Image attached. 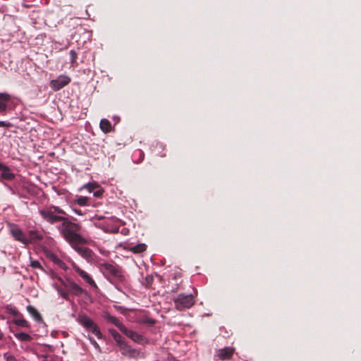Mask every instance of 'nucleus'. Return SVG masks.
Segmentation results:
<instances>
[{"label":"nucleus","instance_id":"f257e3e1","mask_svg":"<svg viewBox=\"0 0 361 361\" xmlns=\"http://www.w3.org/2000/svg\"><path fill=\"white\" fill-rule=\"evenodd\" d=\"M97 267L111 283L123 292V288L128 284V281L121 267L107 262L99 263Z\"/></svg>","mask_w":361,"mask_h":361},{"label":"nucleus","instance_id":"f03ea898","mask_svg":"<svg viewBox=\"0 0 361 361\" xmlns=\"http://www.w3.org/2000/svg\"><path fill=\"white\" fill-rule=\"evenodd\" d=\"M82 226L69 221L67 218L58 227L63 238L71 245L85 244L87 240L80 234Z\"/></svg>","mask_w":361,"mask_h":361},{"label":"nucleus","instance_id":"7ed1b4c3","mask_svg":"<svg viewBox=\"0 0 361 361\" xmlns=\"http://www.w3.org/2000/svg\"><path fill=\"white\" fill-rule=\"evenodd\" d=\"M39 214L45 221L51 224L60 221L63 223L66 219V217L57 215L56 214L61 215L66 214V212L59 207H52L49 209L39 210Z\"/></svg>","mask_w":361,"mask_h":361},{"label":"nucleus","instance_id":"20e7f679","mask_svg":"<svg viewBox=\"0 0 361 361\" xmlns=\"http://www.w3.org/2000/svg\"><path fill=\"white\" fill-rule=\"evenodd\" d=\"M174 304L176 308L181 311L191 307L195 304V299L192 294L185 295L181 293L174 299Z\"/></svg>","mask_w":361,"mask_h":361},{"label":"nucleus","instance_id":"39448f33","mask_svg":"<svg viewBox=\"0 0 361 361\" xmlns=\"http://www.w3.org/2000/svg\"><path fill=\"white\" fill-rule=\"evenodd\" d=\"M62 285L67 290L68 295L70 294L75 296H80L86 293V290L78 285L71 279H67L66 281H62Z\"/></svg>","mask_w":361,"mask_h":361},{"label":"nucleus","instance_id":"423d86ee","mask_svg":"<svg viewBox=\"0 0 361 361\" xmlns=\"http://www.w3.org/2000/svg\"><path fill=\"white\" fill-rule=\"evenodd\" d=\"M9 229L11 234L15 238V240L25 244L28 245L30 243V239L27 238L23 231L19 226L15 224H9Z\"/></svg>","mask_w":361,"mask_h":361},{"label":"nucleus","instance_id":"0eeeda50","mask_svg":"<svg viewBox=\"0 0 361 361\" xmlns=\"http://www.w3.org/2000/svg\"><path fill=\"white\" fill-rule=\"evenodd\" d=\"M71 81L69 76L66 75H60L56 79L51 80L50 87L54 91H58L65 86L68 85Z\"/></svg>","mask_w":361,"mask_h":361},{"label":"nucleus","instance_id":"6e6552de","mask_svg":"<svg viewBox=\"0 0 361 361\" xmlns=\"http://www.w3.org/2000/svg\"><path fill=\"white\" fill-rule=\"evenodd\" d=\"M78 244L73 245L72 247L87 261L92 262L94 256L92 250L88 247L78 246Z\"/></svg>","mask_w":361,"mask_h":361},{"label":"nucleus","instance_id":"1a4fd4ad","mask_svg":"<svg viewBox=\"0 0 361 361\" xmlns=\"http://www.w3.org/2000/svg\"><path fill=\"white\" fill-rule=\"evenodd\" d=\"M122 333H123L126 336L132 339L135 343L140 344L144 343L146 341V338L142 335L139 334L138 333L132 330H129L126 327L124 329Z\"/></svg>","mask_w":361,"mask_h":361},{"label":"nucleus","instance_id":"9d476101","mask_svg":"<svg viewBox=\"0 0 361 361\" xmlns=\"http://www.w3.org/2000/svg\"><path fill=\"white\" fill-rule=\"evenodd\" d=\"M73 269L87 283L90 285L97 288V286L93 279L84 270L80 269L78 266L74 265Z\"/></svg>","mask_w":361,"mask_h":361},{"label":"nucleus","instance_id":"9b49d317","mask_svg":"<svg viewBox=\"0 0 361 361\" xmlns=\"http://www.w3.org/2000/svg\"><path fill=\"white\" fill-rule=\"evenodd\" d=\"M235 349L232 347H226L220 349L218 352V357L221 360H230L233 353Z\"/></svg>","mask_w":361,"mask_h":361},{"label":"nucleus","instance_id":"f8f14e48","mask_svg":"<svg viewBox=\"0 0 361 361\" xmlns=\"http://www.w3.org/2000/svg\"><path fill=\"white\" fill-rule=\"evenodd\" d=\"M104 318L108 322L113 324H114L116 327L119 329V330L122 332L126 326L123 324V323L116 317L111 315L108 312H105L104 314Z\"/></svg>","mask_w":361,"mask_h":361},{"label":"nucleus","instance_id":"ddd939ff","mask_svg":"<svg viewBox=\"0 0 361 361\" xmlns=\"http://www.w3.org/2000/svg\"><path fill=\"white\" fill-rule=\"evenodd\" d=\"M14 178L15 175L11 171V169L7 166L3 164L1 170L0 180H12Z\"/></svg>","mask_w":361,"mask_h":361},{"label":"nucleus","instance_id":"4468645a","mask_svg":"<svg viewBox=\"0 0 361 361\" xmlns=\"http://www.w3.org/2000/svg\"><path fill=\"white\" fill-rule=\"evenodd\" d=\"M126 249L135 254H139L145 252L147 250V245L145 243H139L135 245L128 244L126 245Z\"/></svg>","mask_w":361,"mask_h":361},{"label":"nucleus","instance_id":"2eb2a0df","mask_svg":"<svg viewBox=\"0 0 361 361\" xmlns=\"http://www.w3.org/2000/svg\"><path fill=\"white\" fill-rule=\"evenodd\" d=\"M78 322L86 329H88L94 324V321L85 314H80Z\"/></svg>","mask_w":361,"mask_h":361},{"label":"nucleus","instance_id":"dca6fc26","mask_svg":"<svg viewBox=\"0 0 361 361\" xmlns=\"http://www.w3.org/2000/svg\"><path fill=\"white\" fill-rule=\"evenodd\" d=\"M11 100V95L6 93H0V112L4 111L7 103Z\"/></svg>","mask_w":361,"mask_h":361},{"label":"nucleus","instance_id":"f3484780","mask_svg":"<svg viewBox=\"0 0 361 361\" xmlns=\"http://www.w3.org/2000/svg\"><path fill=\"white\" fill-rule=\"evenodd\" d=\"M27 310L35 321L39 322H42V317L41 316V314L37 311V310L35 307L32 305H27Z\"/></svg>","mask_w":361,"mask_h":361},{"label":"nucleus","instance_id":"a211bd4d","mask_svg":"<svg viewBox=\"0 0 361 361\" xmlns=\"http://www.w3.org/2000/svg\"><path fill=\"white\" fill-rule=\"evenodd\" d=\"M99 126L101 130L105 133H109L111 130V123L106 118L102 119Z\"/></svg>","mask_w":361,"mask_h":361},{"label":"nucleus","instance_id":"6ab92c4d","mask_svg":"<svg viewBox=\"0 0 361 361\" xmlns=\"http://www.w3.org/2000/svg\"><path fill=\"white\" fill-rule=\"evenodd\" d=\"M109 333L111 334V335L114 338V339L116 341L117 345H119L120 344H121L123 342H125V340H124L123 337L119 333H118L116 330H114V329H109Z\"/></svg>","mask_w":361,"mask_h":361},{"label":"nucleus","instance_id":"aec40b11","mask_svg":"<svg viewBox=\"0 0 361 361\" xmlns=\"http://www.w3.org/2000/svg\"><path fill=\"white\" fill-rule=\"evenodd\" d=\"M118 346L119 347L121 353L124 355L130 354L132 352L130 347L126 343V341Z\"/></svg>","mask_w":361,"mask_h":361},{"label":"nucleus","instance_id":"412c9836","mask_svg":"<svg viewBox=\"0 0 361 361\" xmlns=\"http://www.w3.org/2000/svg\"><path fill=\"white\" fill-rule=\"evenodd\" d=\"M15 336L21 341H30L32 340L31 336L24 332L15 334Z\"/></svg>","mask_w":361,"mask_h":361},{"label":"nucleus","instance_id":"4be33fe9","mask_svg":"<svg viewBox=\"0 0 361 361\" xmlns=\"http://www.w3.org/2000/svg\"><path fill=\"white\" fill-rule=\"evenodd\" d=\"M94 334L98 338H102V334L101 333L98 326L94 323L90 328L87 329Z\"/></svg>","mask_w":361,"mask_h":361},{"label":"nucleus","instance_id":"5701e85b","mask_svg":"<svg viewBox=\"0 0 361 361\" xmlns=\"http://www.w3.org/2000/svg\"><path fill=\"white\" fill-rule=\"evenodd\" d=\"M71 63L73 67H77L78 63L77 62L78 54L75 50L70 51Z\"/></svg>","mask_w":361,"mask_h":361},{"label":"nucleus","instance_id":"b1692460","mask_svg":"<svg viewBox=\"0 0 361 361\" xmlns=\"http://www.w3.org/2000/svg\"><path fill=\"white\" fill-rule=\"evenodd\" d=\"M13 323L16 324L18 326H20L25 328H30V325L29 322L25 320V319L19 318L13 320Z\"/></svg>","mask_w":361,"mask_h":361},{"label":"nucleus","instance_id":"393cba45","mask_svg":"<svg viewBox=\"0 0 361 361\" xmlns=\"http://www.w3.org/2000/svg\"><path fill=\"white\" fill-rule=\"evenodd\" d=\"M56 290L63 299H65L66 300H69L68 293L67 290L64 288V286H57Z\"/></svg>","mask_w":361,"mask_h":361},{"label":"nucleus","instance_id":"a878e982","mask_svg":"<svg viewBox=\"0 0 361 361\" xmlns=\"http://www.w3.org/2000/svg\"><path fill=\"white\" fill-rule=\"evenodd\" d=\"M88 201L87 197L80 196L76 199L75 202L80 206H86L88 204Z\"/></svg>","mask_w":361,"mask_h":361},{"label":"nucleus","instance_id":"bb28decb","mask_svg":"<svg viewBox=\"0 0 361 361\" xmlns=\"http://www.w3.org/2000/svg\"><path fill=\"white\" fill-rule=\"evenodd\" d=\"M30 266L34 269H38L42 271H44L43 267H42L41 264L37 260H31L30 262Z\"/></svg>","mask_w":361,"mask_h":361},{"label":"nucleus","instance_id":"cd10ccee","mask_svg":"<svg viewBox=\"0 0 361 361\" xmlns=\"http://www.w3.org/2000/svg\"><path fill=\"white\" fill-rule=\"evenodd\" d=\"M48 257L51 261L54 262L55 263L59 264V263L61 262V261L59 259V257L54 253L49 254Z\"/></svg>","mask_w":361,"mask_h":361},{"label":"nucleus","instance_id":"c85d7f7f","mask_svg":"<svg viewBox=\"0 0 361 361\" xmlns=\"http://www.w3.org/2000/svg\"><path fill=\"white\" fill-rule=\"evenodd\" d=\"M4 357L6 361H17L16 358L13 355H8V353H5L4 355Z\"/></svg>","mask_w":361,"mask_h":361},{"label":"nucleus","instance_id":"c756f323","mask_svg":"<svg viewBox=\"0 0 361 361\" xmlns=\"http://www.w3.org/2000/svg\"><path fill=\"white\" fill-rule=\"evenodd\" d=\"M145 281L147 285H151L153 282V277L152 276H147L145 278Z\"/></svg>","mask_w":361,"mask_h":361},{"label":"nucleus","instance_id":"7c9ffc66","mask_svg":"<svg viewBox=\"0 0 361 361\" xmlns=\"http://www.w3.org/2000/svg\"><path fill=\"white\" fill-rule=\"evenodd\" d=\"M10 312L13 314L14 316H20L22 317V315L20 314V312L16 309H11Z\"/></svg>","mask_w":361,"mask_h":361},{"label":"nucleus","instance_id":"2f4dec72","mask_svg":"<svg viewBox=\"0 0 361 361\" xmlns=\"http://www.w3.org/2000/svg\"><path fill=\"white\" fill-rule=\"evenodd\" d=\"M11 124L9 122L6 121H0V127H10Z\"/></svg>","mask_w":361,"mask_h":361},{"label":"nucleus","instance_id":"473e14b6","mask_svg":"<svg viewBox=\"0 0 361 361\" xmlns=\"http://www.w3.org/2000/svg\"><path fill=\"white\" fill-rule=\"evenodd\" d=\"M103 193V190H97V191L94 192V197H100Z\"/></svg>","mask_w":361,"mask_h":361},{"label":"nucleus","instance_id":"72a5a7b5","mask_svg":"<svg viewBox=\"0 0 361 361\" xmlns=\"http://www.w3.org/2000/svg\"><path fill=\"white\" fill-rule=\"evenodd\" d=\"M145 323H147L150 325H153L155 324V320L154 319H152V318H147V319L145 320Z\"/></svg>","mask_w":361,"mask_h":361},{"label":"nucleus","instance_id":"f704fd0d","mask_svg":"<svg viewBox=\"0 0 361 361\" xmlns=\"http://www.w3.org/2000/svg\"><path fill=\"white\" fill-rule=\"evenodd\" d=\"M97 187H98L97 185V186H93V185H90V184H88V185H87V188L88 189V190H89L90 192H92V191H93V190H94L95 188H97Z\"/></svg>","mask_w":361,"mask_h":361},{"label":"nucleus","instance_id":"c9c22d12","mask_svg":"<svg viewBox=\"0 0 361 361\" xmlns=\"http://www.w3.org/2000/svg\"><path fill=\"white\" fill-rule=\"evenodd\" d=\"M90 340L95 347H99L97 343L93 338H90Z\"/></svg>","mask_w":361,"mask_h":361},{"label":"nucleus","instance_id":"e433bc0d","mask_svg":"<svg viewBox=\"0 0 361 361\" xmlns=\"http://www.w3.org/2000/svg\"><path fill=\"white\" fill-rule=\"evenodd\" d=\"M73 211L75 213L78 214V215H82V212L80 210L74 209Z\"/></svg>","mask_w":361,"mask_h":361},{"label":"nucleus","instance_id":"4c0bfd02","mask_svg":"<svg viewBox=\"0 0 361 361\" xmlns=\"http://www.w3.org/2000/svg\"><path fill=\"white\" fill-rule=\"evenodd\" d=\"M4 337V333L0 329V340H2Z\"/></svg>","mask_w":361,"mask_h":361},{"label":"nucleus","instance_id":"58836bf2","mask_svg":"<svg viewBox=\"0 0 361 361\" xmlns=\"http://www.w3.org/2000/svg\"><path fill=\"white\" fill-rule=\"evenodd\" d=\"M35 234H36V232H35V231H30V235L32 236V238H33V237H34V235H35Z\"/></svg>","mask_w":361,"mask_h":361},{"label":"nucleus","instance_id":"ea45409f","mask_svg":"<svg viewBox=\"0 0 361 361\" xmlns=\"http://www.w3.org/2000/svg\"><path fill=\"white\" fill-rule=\"evenodd\" d=\"M104 230L105 232H110L109 229H108V228H104Z\"/></svg>","mask_w":361,"mask_h":361},{"label":"nucleus","instance_id":"a19ab883","mask_svg":"<svg viewBox=\"0 0 361 361\" xmlns=\"http://www.w3.org/2000/svg\"><path fill=\"white\" fill-rule=\"evenodd\" d=\"M104 219V217L102 216H98V219Z\"/></svg>","mask_w":361,"mask_h":361}]
</instances>
